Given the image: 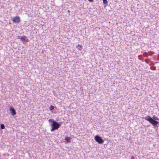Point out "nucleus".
<instances>
[{
    "label": "nucleus",
    "mask_w": 159,
    "mask_h": 159,
    "mask_svg": "<svg viewBox=\"0 0 159 159\" xmlns=\"http://www.w3.org/2000/svg\"><path fill=\"white\" fill-rule=\"evenodd\" d=\"M1 128L2 129H5V126L4 124H2L0 126Z\"/></svg>",
    "instance_id": "obj_10"
},
{
    "label": "nucleus",
    "mask_w": 159,
    "mask_h": 159,
    "mask_svg": "<svg viewBox=\"0 0 159 159\" xmlns=\"http://www.w3.org/2000/svg\"><path fill=\"white\" fill-rule=\"evenodd\" d=\"M20 39L22 41L25 43H27L29 41L27 37L25 36H23L21 37Z\"/></svg>",
    "instance_id": "obj_5"
},
{
    "label": "nucleus",
    "mask_w": 159,
    "mask_h": 159,
    "mask_svg": "<svg viewBox=\"0 0 159 159\" xmlns=\"http://www.w3.org/2000/svg\"><path fill=\"white\" fill-rule=\"evenodd\" d=\"M52 120L51 119H49L48 120V121H49V122L50 121H52Z\"/></svg>",
    "instance_id": "obj_13"
},
{
    "label": "nucleus",
    "mask_w": 159,
    "mask_h": 159,
    "mask_svg": "<svg viewBox=\"0 0 159 159\" xmlns=\"http://www.w3.org/2000/svg\"><path fill=\"white\" fill-rule=\"evenodd\" d=\"M94 139L98 143L100 144L104 142L103 140L99 136L97 135L95 136Z\"/></svg>",
    "instance_id": "obj_3"
},
{
    "label": "nucleus",
    "mask_w": 159,
    "mask_h": 159,
    "mask_svg": "<svg viewBox=\"0 0 159 159\" xmlns=\"http://www.w3.org/2000/svg\"><path fill=\"white\" fill-rule=\"evenodd\" d=\"M155 67L154 69V68H153V70H155Z\"/></svg>",
    "instance_id": "obj_15"
},
{
    "label": "nucleus",
    "mask_w": 159,
    "mask_h": 159,
    "mask_svg": "<svg viewBox=\"0 0 159 159\" xmlns=\"http://www.w3.org/2000/svg\"><path fill=\"white\" fill-rule=\"evenodd\" d=\"M61 125L57 122L53 120L52 124V129L51 130V132L55 130H57L60 127Z\"/></svg>",
    "instance_id": "obj_2"
},
{
    "label": "nucleus",
    "mask_w": 159,
    "mask_h": 159,
    "mask_svg": "<svg viewBox=\"0 0 159 159\" xmlns=\"http://www.w3.org/2000/svg\"><path fill=\"white\" fill-rule=\"evenodd\" d=\"M71 139L70 137H66L65 138V139L67 143H69L70 142Z\"/></svg>",
    "instance_id": "obj_7"
},
{
    "label": "nucleus",
    "mask_w": 159,
    "mask_h": 159,
    "mask_svg": "<svg viewBox=\"0 0 159 159\" xmlns=\"http://www.w3.org/2000/svg\"><path fill=\"white\" fill-rule=\"evenodd\" d=\"M103 3L104 4H107L108 2L107 0H102Z\"/></svg>",
    "instance_id": "obj_9"
},
{
    "label": "nucleus",
    "mask_w": 159,
    "mask_h": 159,
    "mask_svg": "<svg viewBox=\"0 0 159 159\" xmlns=\"http://www.w3.org/2000/svg\"><path fill=\"white\" fill-rule=\"evenodd\" d=\"M88 1L90 2H93V0H88Z\"/></svg>",
    "instance_id": "obj_12"
},
{
    "label": "nucleus",
    "mask_w": 159,
    "mask_h": 159,
    "mask_svg": "<svg viewBox=\"0 0 159 159\" xmlns=\"http://www.w3.org/2000/svg\"><path fill=\"white\" fill-rule=\"evenodd\" d=\"M11 20L15 23H18L20 22V19L19 16H16L11 19Z\"/></svg>",
    "instance_id": "obj_4"
},
{
    "label": "nucleus",
    "mask_w": 159,
    "mask_h": 159,
    "mask_svg": "<svg viewBox=\"0 0 159 159\" xmlns=\"http://www.w3.org/2000/svg\"><path fill=\"white\" fill-rule=\"evenodd\" d=\"M54 108V107L53 106H52V105H51L50 106V111H52V110H53Z\"/></svg>",
    "instance_id": "obj_11"
},
{
    "label": "nucleus",
    "mask_w": 159,
    "mask_h": 159,
    "mask_svg": "<svg viewBox=\"0 0 159 159\" xmlns=\"http://www.w3.org/2000/svg\"><path fill=\"white\" fill-rule=\"evenodd\" d=\"M10 111L12 116H13L16 114V112L14 108H11L10 109Z\"/></svg>",
    "instance_id": "obj_6"
},
{
    "label": "nucleus",
    "mask_w": 159,
    "mask_h": 159,
    "mask_svg": "<svg viewBox=\"0 0 159 159\" xmlns=\"http://www.w3.org/2000/svg\"><path fill=\"white\" fill-rule=\"evenodd\" d=\"M146 120L148 121L153 126H155L157 125L159 122L155 120H159V119L157 116H153V119H152L150 116H147L143 118Z\"/></svg>",
    "instance_id": "obj_1"
},
{
    "label": "nucleus",
    "mask_w": 159,
    "mask_h": 159,
    "mask_svg": "<svg viewBox=\"0 0 159 159\" xmlns=\"http://www.w3.org/2000/svg\"><path fill=\"white\" fill-rule=\"evenodd\" d=\"M155 67L154 69V68H153V70H155Z\"/></svg>",
    "instance_id": "obj_16"
},
{
    "label": "nucleus",
    "mask_w": 159,
    "mask_h": 159,
    "mask_svg": "<svg viewBox=\"0 0 159 159\" xmlns=\"http://www.w3.org/2000/svg\"><path fill=\"white\" fill-rule=\"evenodd\" d=\"M79 47V48H78V49L79 50H82V45H81L80 44H78L77 46H76V48H77V47Z\"/></svg>",
    "instance_id": "obj_8"
},
{
    "label": "nucleus",
    "mask_w": 159,
    "mask_h": 159,
    "mask_svg": "<svg viewBox=\"0 0 159 159\" xmlns=\"http://www.w3.org/2000/svg\"><path fill=\"white\" fill-rule=\"evenodd\" d=\"M67 11L68 12H70V11L69 10H68Z\"/></svg>",
    "instance_id": "obj_14"
}]
</instances>
